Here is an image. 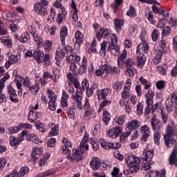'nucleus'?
I'll use <instances>...</instances> for the list:
<instances>
[{"instance_id":"f257e3e1","label":"nucleus","mask_w":177,"mask_h":177,"mask_svg":"<svg viewBox=\"0 0 177 177\" xmlns=\"http://www.w3.org/2000/svg\"><path fill=\"white\" fill-rule=\"evenodd\" d=\"M141 160L142 158L135 156H128L125 158V161L127 164V167H129L130 174H134L139 171V165H140Z\"/></svg>"},{"instance_id":"f03ea898","label":"nucleus","mask_w":177,"mask_h":177,"mask_svg":"<svg viewBox=\"0 0 177 177\" xmlns=\"http://www.w3.org/2000/svg\"><path fill=\"white\" fill-rule=\"evenodd\" d=\"M89 150V146L88 145L80 146L77 149H73V153L66 156L67 160L69 161H75V162H78V161H81L82 158H84V151Z\"/></svg>"},{"instance_id":"7ed1b4c3","label":"nucleus","mask_w":177,"mask_h":177,"mask_svg":"<svg viewBox=\"0 0 177 177\" xmlns=\"http://www.w3.org/2000/svg\"><path fill=\"white\" fill-rule=\"evenodd\" d=\"M81 60V57L77 56L75 54L71 55L67 59L66 61L68 63H71L70 68L71 71H75L77 70V64Z\"/></svg>"},{"instance_id":"20e7f679","label":"nucleus","mask_w":177,"mask_h":177,"mask_svg":"<svg viewBox=\"0 0 177 177\" xmlns=\"http://www.w3.org/2000/svg\"><path fill=\"white\" fill-rule=\"evenodd\" d=\"M27 133H28V132L26 130L23 131L19 137H18L17 138H15L14 136H10V145L12 146V147H15L16 146H17L18 145H20L21 142H23V140H24V136H26V135H27Z\"/></svg>"},{"instance_id":"39448f33","label":"nucleus","mask_w":177,"mask_h":177,"mask_svg":"<svg viewBox=\"0 0 177 177\" xmlns=\"http://www.w3.org/2000/svg\"><path fill=\"white\" fill-rule=\"evenodd\" d=\"M68 49H71V47L66 46L63 48H58L55 55V60L59 62L60 59L64 58L66 53H68Z\"/></svg>"},{"instance_id":"423d86ee","label":"nucleus","mask_w":177,"mask_h":177,"mask_svg":"<svg viewBox=\"0 0 177 177\" xmlns=\"http://www.w3.org/2000/svg\"><path fill=\"white\" fill-rule=\"evenodd\" d=\"M110 66L104 64L100 68V69L95 71V74L97 77L102 76V78H106L107 74H109Z\"/></svg>"},{"instance_id":"0eeeda50","label":"nucleus","mask_w":177,"mask_h":177,"mask_svg":"<svg viewBox=\"0 0 177 177\" xmlns=\"http://www.w3.org/2000/svg\"><path fill=\"white\" fill-rule=\"evenodd\" d=\"M165 144L167 147H176L177 142L176 139L173 136H164Z\"/></svg>"},{"instance_id":"6e6552de","label":"nucleus","mask_w":177,"mask_h":177,"mask_svg":"<svg viewBox=\"0 0 177 177\" xmlns=\"http://www.w3.org/2000/svg\"><path fill=\"white\" fill-rule=\"evenodd\" d=\"M139 127H140V122L136 120H133L128 123L125 130L127 131V132H129L131 134L132 133V131L137 129V128H139Z\"/></svg>"},{"instance_id":"1a4fd4ad","label":"nucleus","mask_w":177,"mask_h":177,"mask_svg":"<svg viewBox=\"0 0 177 177\" xmlns=\"http://www.w3.org/2000/svg\"><path fill=\"white\" fill-rule=\"evenodd\" d=\"M122 132V127H116L113 129H111L109 130L107 135L109 136V138H113V139H115L120 133Z\"/></svg>"},{"instance_id":"9d476101","label":"nucleus","mask_w":177,"mask_h":177,"mask_svg":"<svg viewBox=\"0 0 177 177\" xmlns=\"http://www.w3.org/2000/svg\"><path fill=\"white\" fill-rule=\"evenodd\" d=\"M34 9L36 13H38L41 16H45L48 15V10H46V8L41 5V3H36L35 4Z\"/></svg>"},{"instance_id":"9b49d317","label":"nucleus","mask_w":177,"mask_h":177,"mask_svg":"<svg viewBox=\"0 0 177 177\" xmlns=\"http://www.w3.org/2000/svg\"><path fill=\"white\" fill-rule=\"evenodd\" d=\"M148 50L149 44L145 40H143L137 47V54L140 53V55H142V53H147Z\"/></svg>"},{"instance_id":"f8f14e48","label":"nucleus","mask_w":177,"mask_h":177,"mask_svg":"<svg viewBox=\"0 0 177 177\" xmlns=\"http://www.w3.org/2000/svg\"><path fill=\"white\" fill-rule=\"evenodd\" d=\"M64 146L62 147V151L64 154H70L71 149V142L67 138H64L62 140Z\"/></svg>"},{"instance_id":"ddd939ff","label":"nucleus","mask_w":177,"mask_h":177,"mask_svg":"<svg viewBox=\"0 0 177 177\" xmlns=\"http://www.w3.org/2000/svg\"><path fill=\"white\" fill-rule=\"evenodd\" d=\"M100 165H102V160L99 158H93L90 164L93 171H97L100 168Z\"/></svg>"},{"instance_id":"4468645a","label":"nucleus","mask_w":177,"mask_h":177,"mask_svg":"<svg viewBox=\"0 0 177 177\" xmlns=\"http://www.w3.org/2000/svg\"><path fill=\"white\" fill-rule=\"evenodd\" d=\"M33 57L37 63H42L44 62V53L39 50L34 51Z\"/></svg>"},{"instance_id":"2eb2a0df","label":"nucleus","mask_w":177,"mask_h":177,"mask_svg":"<svg viewBox=\"0 0 177 177\" xmlns=\"http://www.w3.org/2000/svg\"><path fill=\"white\" fill-rule=\"evenodd\" d=\"M169 162L170 165H175L177 167V150L174 149L169 158Z\"/></svg>"},{"instance_id":"dca6fc26","label":"nucleus","mask_w":177,"mask_h":177,"mask_svg":"<svg viewBox=\"0 0 177 177\" xmlns=\"http://www.w3.org/2000/svg\"><path fill=\"white\" fill-rule=\"evenodd\" d=\"M114 21L115 31L117 34H120V32H121V28H122V26H124V20L115 18L114 19Z\"/></svg>"},{"instance_id":"f3484780","label":"nucleus","mask_w":177,"mask_h":177,"mask_svg":"<svg viewBox=\"0 0 177 177\" xmlns=\"http://www.w3.org/2000/svg\"><path fill=\"white\" fill-rule=\"evenodd\" d=\"M19 62V59H17V56L15 55H11L9 57V60L6 62L5 67L6 68H9L12 64H16Z\"/></svg>"},{"instance_id":"a211bd4d","label":"nucleus","mask_w":177,"mask_h":177,"mask_svg":"<svg viewBox=\"0 0 177 177\" xmlns=\"http://www.w3.org/2000/svg\"><path fill=\"white\" fill-rule=\"evenodd\" d=\"M97 95L98 100H102V99H106V96L109 95V88L98 90L97 91Z\"/></svg>"},{"instance_id":"6ab92c4d","label":"nucleus","mask_w":177,"mask_h":177,"mask_svg":"<svg viewBox=\"0 0 177 177\" xmlns=\"http://www.w3.org/2000/svg\"><path fill=\"white\" fill-rule=\"evenodd\" d=\"M72 99L75 102L77 103L79 110H82V102H81V100H82V97H81V95L77 93L76 94L72 95Z\"/></svg>"},{"instance_id":"aec40b11","label":"nucleus","mask_w":177,"mask_h":177,"mask_svg":"<svg viewBox=\"0 0 177 177\" xmlns=\"http://www.w3.org/2000/svg\"><path fill=\"white\" fill-rule=\"evenodd\" d=\"M59 35H60L62 45L63 46L66 45V42L64 41L66 40V37H67V28L66 27L61 28Z\"/></svg>"},{"instance_id":"412c9836","label":"nucleus","mask_w":177,"mask_h":177,"mask_svg":"<svg viewBox=\"0 0 177 177\" xmlns=\"http://www.w3.org/2000/svg\"><path fill=\"white\" fill-rule=\"evenodd\" d=\"M20 129H21V127H19V126L14 127H8L6 131V133H8V135H13L15 133H17V132H19Z\"/></svg>"},{"instance_id":"4be33fe9","label":"nucleus","mask_w":177,"mask_h":177,"mask_svg":"<svg viewBox=\"0 0 177 177\" xmlns=\"http://www.w3.org/2000/svg\"><path fill=\"white\" fill-rule=\"evenodd\" d=\"M168 68V66L167 64H163L161 66H158L156 68L157 71L160 73L161 75H167V70Z\"/></svg>"},{"instance_id":"5701e85b","label":"nucleus","mask_w":177,"mask_h":177,"mask_svg":"<svg viewBox=\"0 0 177 177\" xmlns=\"http://www.w3.org/2000/svg\"><path fill=\"white\" fill-rule=\"evenodd\" d=\"M75 37L76 42L77 44H78V45H81V44L84 42V35H82L81 32L77 31Z\"/></svg>"},{"instance_id":"b1692460","label":"nucleus","mask_w":177,"mask_h":177,"mask_svg":"<svg viewBox=\"0 0 177 177\" xmlns=\"http://www.w3.org/2000/svg\"><path fill=\"white\" fill-rule=\"evenodd\" d=\"M127 58V50H124L122 54L118 57V64L119 67H121L124 64V60Z\"/></svg>"},{"instance_id":"393cba45","label":"nucleus","mask_w":177,"mask_h":177,"mask_svg":"<svg viewBox=\"0 0 177 177\" xmlns=\"http://www.w3.org/2000/svg\"><path fill=\"white\" fill-rule=\"evenodd\" d=\"M150 122L153 131H156V129H160V127H157L158 124V120L156 118V116L153 115L152 117V118L150 120Z\"/></svg>"},{"instance_id":"a878e982","label":"nucleus","mask_w":177,"mask_h":177,"mask_svg":"<svg viewBox=\"0 0 177 177\" xmlns=\"http://www.w3.org/2000/svg\"><path fill=\"white\" fill-rule=\"evenodd\" d=\"M38 118V113L30 111L28 115V120L30 122H34Z\"/></svg>"},{"instance_id":"bb28decb","label":"nucleus","mask_w":177,"mask_h":177,"mask_svg":"<svg viewBox=\"0 0 177 177\" xmlns=\"http://www.w3.org/2000/svg\"><path fill=\"white\" fill-rule=\"evenodd\" d=\"M85 88L86 90L89 88V84L88 83V80H84L82 83V87L80 88V91H76L77 93H82L85 91Z\"/></svg>"},{"instance_id":"cd10ccee","label":"nucleus","mask_w":177,"mask_h":177,"mask_svg":"<svg viewBox=\"0 0 177 177\" xmlns=\"http://www.w3.org/2000/svg\"><path fill=\"white\" fill-rule=\"evenodd\" d=\"M154 153L153 151H147L145 153H143V155L145 156V158H142L144 161H150L153 158Z\"/></svg>"},{"instance_id":"c85d7f7f","label":"nucleus","mask_w":177,"mask_h":177,"mask_svg":"<svg viewBox=\"0 0 177 177\" xmlns=\"http://www.w3.org/2000/svg\"><path fill=\"white\" fill-rule=\"evenodd\" d=\"M99 142L103 149H106V150L107 149H111V142H107L106 140L103 138L100 139Z\"/></svg>"},{"instance_id":"c756f323","label":"nucleus","mask_w":177,"mask_h":177,"mask_svg":"<svg viewBox=\"0 0 177 177\" xmlns=\"http://www.w3.org/2000/svg\"><path fill=\"white\" fill-rule=\"evenodd\" d=\"M175 129L173 126L168 125L167 127V133L164 136H174L175 135Z\"/></svg>"},{"instance_id":"7c9ffc66","label":"nucleus","mask_w":177,"mask_h":177,"mask_svg":"<svg viewBox=\"0 0 177 177\" xmlns=\"http://www.w3.org/2000/svg\"><path fill=\"white\" fill-rule=\"evenodd\" d=\"M59 134V125L55 124L54 127L52 129V130L48 133V136H56Z\"/></svg>"},{"instance_id":"2f4dec72","label":"nucleus","mask_w":177,"mask_h":177,"mask_svg":"<svg viewBox=\"0 0 177 177\" xmlns=\"http://www.w3.org/2000/svg\"><path fill=\"white\" fill-rule=\"evenodd\" d=\"M146 62V57H145V55H140L138 56V66H143L145 63Z\"/></svg>"},{"instance_id":"473e14b6","label":"nucleus","mask_w":177,"mask_h":177,"mask_svg":"<svg viewBox=\"0 0 177 177\" xmlns=\"http://www.w3.org/2000/svg\"><path fill=\"white\" fill-rule=\"evenodd\" d=\"M110 113H109V111H105L103 113V122H104L105 125H107L109 124V121H110Z\"/></svg>"},{"instance_id":"72a5a7b5","label":"nucleus","mask_w":177,"mask_h":177,"mask_svg":"<svg viewBox=\"0 0 177 177\" xmlns=\"http://www.w3.org/2000/svg\"><path fill=\"white\" fill-rule=\"evenodd\" d=\"M160 139H161V134L158 131H155L153 133V140L155 145L160 144Z\"/></svg>"},{"instance_id":"f704fd0d","label":"nucleus","mask_w":177,"mask_h":177,"mask_svg":"<svg viewBox=\"0 0 177 177\" xmlns=\"http://www.w3.org/2000/svg\"><path fill=\"white\" fill-rule=\"evenodd\" d=\"M32 37L35 41L37 42V45L39 46L42 44V39L37 33L33 34Z\"/></svg>"},{"instance_id":"c9c22d12","label":"nucleus","mask_w":177,"mask_h":177,"mask_svg":"<svg viewBox=\"0 0 177 177\" xmlns=\"http://www.w3.org/2000/svg\"><path fill=\"white\" fill-rule=\"evenodd\" d=\"M42 149L41 148H32V156H41L42 154Z\"/></svg>"},{"instance_id":"e433bc0d","label":"nucleus","mask_w":177,"mask_h":177,"mask_svg":"<svg viewBox=\"0 0 177 177\" xmlns=\"http://www.w3.org/2000/svg\"><path fill=\"white\" fill-rule=\"evenodd\" d=\"M30 142H32L33 143H35L36 145H38L39 142H41V140L35 135V134H32L30 138Z\"/></svg>"},{"instance_id":"4c0bfd02","label":"nucleus","mask_w":177,"mask_h":177,"mask_svg":"<svg viewBox=\"0 0 177 177\" xmlns=\"http://www.w3.org/2000/svg\"><path fill=\"white\" fill-rule=\"evenodd\" d=\"M127 15L130 17H134V16H136V12H135V8H133V6H130L129 10L127 12Z\"/></svg>"},{"instance_id":"58836bf2","label":"nucleus","mask_w":177,"mask_h":177,"mask_svg":"<svg viewBox=\"0 0 177 177\" xmlns=\"http://www.w3.org/2000/svg\"><path fill=\"white\" fill-rule=\"evenodd\" d=\"M30 171V169L28 167H23L21 168L19 174H20V177L24 176L26 174H28V171Z\"/></svg>"},{"instance_id":"ea45409f","label":"nucleus","mask_w":177,"mask_h":177,"mask_svg":"<svg viewBox=\"0 0 177 177\" xmlns=\"http://www.w3.org/2000/svg\"><path fill=\"white\" fill-rule=\"evenodd\" d=\"M47 93L48 99L50 100L49 102H56V97H55V93H53L52 91L48 90Z\"/></svg>"},{"instance_id":"a19ab883","label":"nucleus","mask_w":177,"mask_h":177,"mask_svg":"<svg viewBox=\"0 0 177 177\" xmlns=\"http://www.w3.org/2000/svg\"><path fill=\"white\" fill-rule=\"evenodd\" d=\"M7 89H8V93H9L10 96H17V94L16 93V91L13 89L11 85H9Z\"/></svg>"},{"instance_id":"79ce46f5","label":"nucleus","mask_w":177,"mask_h":177,"mask_svg":"<svg viewBox=\"0 0 177 177\" xmlns=\"http://www.w3.org/2000/svg\"><path fill=\"white\" fill-rule=\"evenodd\" d=\"M125 64L127 66V68H132L133 66H135V62H133L131 58H129L127 60H126Z\"/></svg>"},{"instance_id":"37998d69","label":"nucleus","mask_w":177,"mask_h":177,"mask_svg":"<svg viewBox=\"0 0 177 177\" xmlns=\"http://www.w3.org/2000/svg\"><path fill=\"white\" fill-rule=\"evenodd\" d=\"M55 172L53 171L48 170L46 172H43L40 174L38 177H46V176H50V175H54Z\"/></svg>"},{"instance_id":"c03bdc74","label":"nucleus","mask_w":177,"mask_h":177,"mask_svg":"<svg viewBox=\"0 0 177 177\" xmlns=\"http://www.w3.org/2000/svg\"><path fill=\"white\" fill-rule=\"evenodd\" d=\"M29 91L32 92V93H37L39 91V85L35 84V86H31L29 87Z\"/></svg>"},{"instance_id":"a18cd8bd","label":"nucleus","mask_w":177,"mask_h":177,"mask_svg":"<svg viewBox=\"0 0 177 177\" xmlns=\"http://www.w3.org/2000/svg\"><path fill=\"white\" fill-rule=\"evenodd\" d=\"M86 70H88V66L87 65L85 64H82V66L79 68L78 73L82 75L84 73H86Z\"/></svg>"},{"instance_id":"49530a36","label":"nucleus","mask_w":177,"mask_h":177,"mask_svg":"<svg viewBox=\"0 0 177 177\" xmlns=\"http://www.w3.org/2000/svg\"><path fill=\"white\" fill-rule=\"evenodd\" d=\"M135 68H127L126 71L127 75H129V77H133L135 75Z\"/></svg>"},{"instance_id":"de8ad7c7","label":"nucleus","mask_w":177,"mask_h":177,"mask_svg":"<svg viewBox=\"0 0 177 177\" xmlns=\"http://www.w3.org/2000/svg\"><path fill=\"white\" fill-rule=\"evenodd\" d=\"M35 126L36 127L37 129H38L40 132H45V128H44V124H42V123H39L38 122H37L35 124Z\"/></svg>"},{"instance_id":"09e8293b","label":"nucleus","mask_w":177,"mask_h":177,"mask_svg":"<svg viewBox=\"0 0 177 177\" xmlns=\"http://www.w3.org/2000/svg\"><path fill=\"white\" fill-rule=\"evenodd\" d=\"M129 135H131L129 133V131H127L126 129H125V131H123V134L120 136V142H125V138H128V136H129Z\"/></svg>"},{"instance_id":"8fccbe9b","label":"nucleus","mask_w":177,"mask_h":177,"mask_svg":"<svg viewBox=\"0 0 177 177\" xmlns=\"http://www.w3.org/2000/svg\"><path fill=\"white\" fill-rule=\"evenodd\" d=\"M120 73V68L118 67L109 66V74H118Z\"/></svg>"},{"instance_id":"3c124183","label":"nucleus","mask_w":177,"mask_h":177,"mask_svg":"<svg viewBox=\"0 0 177 177\" xmlns=\"http://www.w3.org/2000/svg\"><path fill=\"white\" fill-rule=\"evenodd\" d=\"M159 46L162 49V52L167 51V42L165 41V40H162L160 42Z\"/></svg>"},{"instance_id":"603ef678","label":"nucleus","mask_w":177,"mask_h":177,"mask_svg":"<svg viewBox=\"0 0 177 177\" xmlns=\"http://www.w3.org/2000/svg\"><path fill=\"white\" fill-rule=\"evenodd\" d=\"M156 87L158 89H164L165 87V82L164 80H160L156 82Z\"/></svg>"},{"instance_id":"864d4df0","label":"nucleus","mask_w":177,"mask_h":177,"mask_svg":"<svg viewBox=\"0 0 177 177\" xmlns=\"http://www.w3.org/2000/svg\"><path fill=\"white\" fill-rule=\"evenodd\" d=\"M116 122L118 125H124V122H125V115H121L116 120Z\"/></svg>"},{"instance_id":"5fc2aeb1","label":"nucleus","mask_w":177,"mask_h":177,"mask_svg":"<svg viewBox=\"0 0 177 177\" xmlns=\"http://www.w3.org/2000/svg\"><path fill=\"white\" fill-rule=\"evenodd\" d=\"M122 97L124 100H126V99H128V97H129V91H128V88L124 89V91L122 92Z\"/></svg>"},{"instance_id":"6e6d98bb","label":"nucleus","mask_w":177,"mask_h":177,"mask_svg":"<svg viewBox=\"0 0 177 177\" xmlns=\"http://www.w3.org/2000/svg\"><path fill=\"white\" fill-rule=\"evenodd\" d=\"M19 127V128H24L25 129H31V128H32V125L30 123L20 124Z\"/></svg>"},{"instance_id":"4d7b16f0","label":"nucleus","mask_w":177,"mask_h":177,"mask_svg":"<svg viewBox=\"0 0 177 177\" xmlns=\"http://www.w3.org/2000/svg\"><path fill=\"white\" fill-rule=\"evenodd\" d=\"M147 16L150 23H151L152 24H154V23H156V21L153 20V12L149 11L148 13L147 14Z\"/></svg>"},{"instance_id":"13d9d810","label":"nucleus","mask_w":177,"mask_h":177,"mask_svg":"<svg viewBox=\"0 0 177 177\" xmlns=\"http://www.w3.org/2000/svg\"><path fill=\"white\" fill-rule=\"evenodd\" d=\"M100 32L102 34V37H104V38H106L107 37V35H109V34H110V32H109L108 29L102 28V29L100 30Z\"/></svg>"},{"instance_id":"bf43d9fd","label":"nucleus","mask_w":177,"mask_h":177,"mask_svg":"<svg viewBox=\"0 0 177 177\" xmlns=\"http://www.w3.org/2000/svg\"><path fill=\"white\" fill-rule=\"evenodd\" d=\"M107 104H111V101L110 100H103L100 106V109L102 110L103 107L107 106Z\"/></svg>"},{"instance_id":"052dcab7","label":"nucleus","mask_w":177,"mask_h":177,"mask_svg":"<svg viewBox=\"0 0 177 177\" xmlns=\"http://www.w3.org/2000/svg\"><path fill=\"white\" fill-rule=\"evenodd\" d=\"M91 145L93 147V150H95V151H97V150H99V144L97 143V142L92 140L91 142Z\"/></svg>"},{"instance_id":"680f3d73","label":"nucleus","mask_w":177,"mask_h":177,"mask_svg":"<svg viewBox=\"0 0 177 177\" xmlns=\"http://www.w3.org/2000/svg\"><path fill=\"white\" fill-rule=\"evenodd\" d=\"M55 145H56V139L55 138H50L48 141V146L49 147H55Z\"/></svg>"},{"instance_id":"e2e57ef3","label":"nucleus","mask_w":177,"mask_h":177,"mask_svg":"<svg viewBox=\"0 0 177 177\" xmlns=\"http://www.w3.org/2000/svg\"><path fill=\"white\" fill-rule=\"evenodd\" d=\"M55 101H52L48 102V107L51 111H55L56 110V105H55Z\"/></svg>"},{"instance_id":"0e129e2a","label":"nucleus","mask_w":177,"mask_h":177,"mask_svg":"<svg viewBox=\"0 0 177 177\" xmlns=\"http://www.w3.org/2000/svg\"><path fill=\"white\" fill-rule=\"evenodd\" d=\"M2 43L4 45H6V46H8V48H12V41L10 39H3L2 40Z\"/></svg>"},{"instance_id":"69168bd1","label":"nucleus","mask_w":177,"mask_h":177,"mask_svg":"<svg viewBox=\"0 0 177 177\" xmlns=\"http://www.w3.org/2000/svg\"><path fill=\"white\" fill-rule=\"evenodd\" d=\"M152 39L153 41H156L157 39H158V30H154L152 33Z\"/></svg>"},{"instance_id":"338daca9","label":"nucleus","mask_w":177,"mask_h":177,"mask_svg":"<svg viewBox=\"0 0 177 177\" xmlns=\"http://www.w3.org/2000/svg\"><path fill=\"white\" fill-rule=\"evenodd\" d=\"M174 102L169 99H167L166 100L165 105H166V107H167V110H169V109H171V107H172V104Z\"/></svg>"},{"instance_id":"774afa93","label":"nucleus","mask_w":177,"mask_h":177,"mask_svg":"<svg viewBox=\"0 0 177 177\" xmlns=\"http://www.w3.org/2000/svg\"><path fill=\"white\" fill-rule=\"evenodd\" d=\"M154 176L156 177H165V171L162 170V173H158L157 171H153Z\"/></svg>"}]
</instances>
